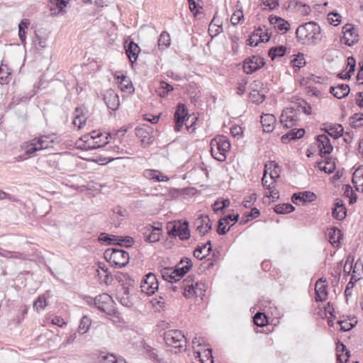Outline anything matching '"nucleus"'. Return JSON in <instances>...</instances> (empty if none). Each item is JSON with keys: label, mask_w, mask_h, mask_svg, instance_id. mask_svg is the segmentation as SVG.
<instances>
[{"label": "nucleus", "mask_w": 363, "mask_h": 363, "mask_svg": "<svg viewBox=\"0 0 363 363\" xmlns=\"http://www.w3.org/2000/svg\"><path fill=\"white\" fill-rule=\"evenodd\" d=\"M291 139L296 140L303 136L305 130L303 128L293 129L289 132Z\"/></svg>", "instance_id": "obj_60"}, {"label": "nucleus", "mask_w": 363, "mask_h": 363, "mask_svg": "<svg viewBox=\"0 0 363 363\" xmlns=\"http://www.w3.org/2000/svg\"><path fill=\"white\" fill-rule=\"evenodd\" d=\"M291 63H292L294 67H296L298 69L302 67L306 63L303 54L299 53L296 56V57H295L294 60H291Z\"/></svg>", "instance_id": "obj_54"}, {"label": "nucleus", "mask_w": 363, "mask_h": 363, "mask_svg": "<svg viewBox=\"0 0 363 363\" xmlns=\"http://www.w3.org/2000/svg\"><path fill=\"white\" fill-rule=\"evenodd\" d=\"M327 21L330 25L337 26L340 23V15L337 11H333L328 14Z\"/></svg>", "instance_id": "obj_48"}, {"label": "nucleus", "mask_w": 363, "mask_h": 363, "mask_svg": "<svg viewBox=\"0 0 363 363\" xmlns=\"http://www.w3.org/2000/svg\"><path fill=\"white\" fill-rule=\"evenodd\" d=\"M211 251V242L208 240L206 244L198 246L194 251V256L198 259H203L207 257Z\"/></svg>", "instance_id": "obj_23"}, {"label": "nucleus", "mask_w": 363, "mask_h": 363, "mask_svg": "<svg viewBox=\"0 0 363 363\" xmlns=\"http://www.w3.org/2000/svg\"><path fill=\"white\" fill-rule=\"evenodd\" d=\"M326 235L331 245L338 248L340 245V230L337 227L331 228Z\"/></svg>", "instance_id": "obj_19"}, {"label": "nucleus", "mask_w": 363, "mask_h": 363, "mask_svg": "<svg viewBox=\"0 0 363 363\" xmlns=\"http://www.w3.org/2000/svg\"><path fill=\"white\" fill-rule=\"evenodd\" d=\"M325 281H326L325 280H323L321 278V279H319L315 283V299L316 301H323L327 298L328 292H327V284H325Z\"/></svg>", "instance_id": "obj_16"}, {"label": "nucleus", "mask_w": 363, "mask_h": 363, "mask_svg": "<svg viewBox=\"0 0 363 363\" xmlns=\"http://www.w3.org/2000/svg\"><path fill=\"white\" fill-rule=\"evenodd\" d=\"M350 123L354 127H359L363 125V117L362 115L359 116L358 114H356L354 117H352L350 118Z\"/></svg>", "instance_id": "obj_63"}, {"label": "nucleus", "mask_w": 363, "mask_h": 363, "mask_svg": "<svg viewBox=\"0 0 363 363\" xmlns=\"http://www.w3.org/2000/svg\"><path fill=\"white\" fill-rule=\"evenodd\" d=\"M164 340L165 343L179 351L185 350L186 346V339L182 331L178 330H171L164 333Z\"/></svg>", "instance_id": "obj_5"}, {"label": "nucleus", "mask_w": 363, "mask_h": 363, "mask_svg": "<svg viewBox=\"0 0 363 363\" xmlns=\"http://www.w3.org/2000/svg\"><path fill=\"white\" fill-rule=\"evenodd\" d=\"M114 240H117V245L120 246H124L125 247H131L134 240L133 238L127 236V237H121V236H113Z\"/></svg>", "instance_id": "obj_47"}, {"label": "nucleus", "mask_w": 363, "mask_h": 363, "mask_svg": "<svg viewBox=\"0 0 363 363\" xmlns=\"http://www.w3.org/2000/svg\"><path fill=\"white\" fill-rule=\"evenodd\" d=\"M196 230L203 236L212 228V224L208 216L201 215L195 221Z\"/></svg>", "instance_id": "obj_12"}, {"label": "nucleus", "mask_w": 363, "mask_h": 363, "mask_svg": "<svg viewBox=\"0 0 363 363\" xmlns=\"http://www.w3.org/2000/svg\"><path fill=\"white\" fill-rule=\"evenodd\" d=\"M355 65V60L352 57L347 58V67L344 71H342V79L350 78L351 74L354 72Z\"/></svg>", "instance_id": "obj_31"}, {"label": "nucleus", "mask_w": 363, "mask_h": 363, "mask_svg": "<svg viewBox=\"0 0 363 363\" xmlns=\"http://www.w3.org/2000/svg\"><path fill=\"white\" fill-rule=\"evenodd\" d=\"M264 65V58L260 56L253 55L245 59L243 64V70L247 74H252Z\"/></svg>", "instance_id": "obj_10"}, {"label": "nucleus", "mask_w": 363, "mask_h": 363, "mask_svg": "<svg viewBox=\"0 0 363 363\" xmlns=\"http://www.w3.org/2000/svg\"><path fill=\"white\" fill-rule=\"evenodd\" d=\"M91 326V320L86 315H84L80 320L79 325L78 327V332L81 334L86 333Z\"/></svg>", "instance_id": "obj_45"}, {"label": "nucleus", "mask_w": 363, "mask_h": 363, "mask_svg": "<svg viewBox=\"0 0 363 363\" xmlns=\"http://www.w3.org/2000/svg\"><path fill=\"white\" fill-rule=\"evenodd\" d=\"M267 318L264 314L258 312L254 316V323L259 327H263L266 325Z\"/></svg>", "instance_id": "obj_53"}, {"label": "nucleus", "mask_w": 363, "mask_h": 363, "mask_svg": "<svg viewBox=\"0 0 363 363\" xmlns=\"http://www.w3.org/2000/svg\"><path fill=\"white\" fill-rule=\"evenodd\" d=\"M101 363H126V362L124 359L116 357L113 354H107L101 357Z\"/></svg>", "instance_id": "obj_49"}, {"label": "nucleus", "mask_w": 363, "mask_h": 363, "mask_svg": "<svg viewBox=\"0 0 363 363\" xmlns=\"http://www.w3.org/2000/svg\"><path fill=\"white\" fill-rule=\"evenodd\" d=\"M177 236H179L182 240H187L190 238L188 222L184 221L181 224V228L179 229Z\"/></svg>", "instance_id": "obj_39"}, {"label": "nucleus", "mask_w": 363, "mask_h": 363, "mask_svg": "<svg viewBox=\"0 0 363 363\" xmlns=\"http://www.w3.org/2000/svg\"><path fill=\"white\" fill-rule=\"evenodd\" d=\"M342 189L344 191L343 195L345 198L348 199L349 203L352 204L355 203L357 201V196L351 186L345 184Z\"/></svg>", "instance_id": "obj_35"}, {"label": "nucleus", "mask_w": 363, "mask_h": 363, "mask_svg": "<svg viewBox=\"0 0 363 363\" xmlns=\"http://www.w3.org/2000/svg\"><path fill=\"white\" fill-rule=\"evenodd\" d=\"M162 277L169 282H177L179 281L175 274H173V270L171 268H164L161 270Z\"/></svg>", "instance_id": "obj_41"}, {"label": "nucleus", "mask_w": 363, "mask_h": 363, "mask_svg": "<svg viewBox=\"0 0 363 363\" xmlns=\"http://www.w3.org/2000/svg\"><path fill=\"white\" fill-rule=\"evenodd\" d=\"M194 354L200 359L201 363H213L212 351L210 348L195 350Z\"/></svg>", "instance_id": "obj_27"}, {"label": "nucleus", "mask_w": 363, "mask_h": 363, "mask_svg": "<svg viewBox=\"0 0 363 363\" xmlns=\"http://www.w3.org/2000/svg\"><path fill=\"white\" fill-rule=\"evenodd\" d=\"M152 128L150 126H142L138 127L135 129L136 136L140 139V141L143 145H148L152 143Z\"/></svg>", "instance_id": "obj_13"}, {"label": "nucleus", "mask_w": 363, "mask_h": 363, "mask_svg": "<svg viewBox=\"0 0 363 363\" xmlns=\"http://www.w3.org/2000/svg\"><path fill=\"white\" fill-rule=\"evenodd\" d=\"M325 314L326 315L328 314L329 316H327L328 318V323L329 326H333V318H335V315H333L334 313V308L333 306L330 304V303H328V306L325 308Z\"/></svg>", "instance_id": "obj_57"}, {"label": "nucleus", "mask_w": 363, "mask_h": 363, "mask_svg": "<svg viewBox=\"0 0 363 363\" xmlns=\"http://www.w3.org/2000/svg\"><path fill=\"white\" fill-rule=\"evenodd\" d=\"M256 199V194H251L249 196H247L244 199V201H242V205L245 208H250L254 204Z\"/></svg>", "instance_id": "obj_58"}, {"label": "nucleus", "mask_w": 363, "mask_h": 363, "mask_svg": "<svg viewBox=\"0 0 363 363\" xmlns=\"http://www.w3.org/2000/svg\"><path fill=\"white\" fill-rule=\"evenodd\" d=\"M95 307L108 315H112L115 313L114 301L112 297L106 293L96 296Z\"/></svg>", "instance_id": "obj_6"}, {"label": "nucleus", "mask_w": 363, "mask_h": 363, "mask_svg": "<svg viewBox=\"0 0 363 363\" xmlns=\"http://www.w3.org/2000/svg\"><path fill=\"white\" fill-rule=\"evenodd\" d=\"M269 21L271 25H273L279 31L285 33L289 30V23L280 17L272 15L269 17Z\"/></svg>", "instance_id": "obj_20"}, {"label": "nucleus", "mask_w": 363, "mask_h": 363, "mask_svg": "<svg viewBox=\"0 0 363 363\" xmlns=\"http://www.w3.org/2000/svg\"><path fill=\"white\" fill-rule=\"evenodd\" d=\"M115 79H117V82L118 83V86L121 91H128L130 92V89H133V84L129 78L123 74H118L117 73L114 74Z\"/></svg>", "instance_id": "obj_25"}, {"label": "nucleus", "mask_w": 363, "mask_h": 363, "mask_svg": "<svg viewBox=\"0 0 363 363\" xmlns=\"http://www.w3.org/2000/svg\"><path fill=\"white\" fill-rule=\"evenodd\" d=\"M316 145L319 149L321 156H323V155L330 153L333 150V146L330 144V140L325 135H320L317 136Z\"/></svg>", "instance_id": "obj_14"}, {"label": "nucleus", "mask_w": 363, "mask_h": 363, "mask_svg": "<svg viewBox=\"0 0 363 363\" xmlns=\"http://www.w3.org/2000/svg\"><path fill=\"white\" fill-rule=\"evenodd\" d=\"M144 176L150 180L155 182H167L169 180V177L165 175H162L160 172L153 169H147L144 172Z\"/></svg>", "instance_id": "obj_28"}, {"label": "nucleus", "mask_w": 363, "mask_h": 363, "mask_svg": "<svg viewBox=\"0 0 363 363\" xmlns=\"http://www.w3.org/2000/svg\"><path fill=\"white\" fill-rule=\"evenodd\" d=\"M261 123L264 131L269 133L274 130L276 118L272 114H264L261 116Z\"/></svg>", "instance_id": "obj_22"}, {"label": "nucleus", "mask_w": 363, "mask_h": 363, "mask_svg": "<svg viewBox=\"0 0 363 363\" xmlns=\"http://www.w3.org/2000/svg\"><path fill=\"white\" fill-rule=\"evenodd\" d=\"M104 100L108 108L113 111L118 109L120 105L118 96L112 89L106 91Z\"/></svg>", "instance_id": "obj_17"}, {"label": "nucleus", "mask_w": 363, "mask_h": 363, "mask_svg": "<svg viewBox=\"0 0 363 363\" xmlns=\"http://www.w3.org/2000/svg\"><path fill=\"white\" fill-rule=\"evenodd\" d=\"M171 43L169 34L167 31H163L158 40V47L160 50H165Z\"/></svg>", "instance_id": "obj_33"}, {"label": "nucleus", "mask_w": 363, "mask_h": 363, "mask_svg": "<svg viewBox=\"0 0 363 363\" xmlns=\"http://www.w3.org/2000/svg\"><path fill=\"white\" fill-rule=\"evenodd\" d=\"M322 164L323 162H318V167L326 173H332L335 169V163L331 159L326 158L325 165L322 166Z\"/></svg>", "instance_id": "obj_38"}, {"label": "nucleus", "mask_w": 363, "mask_h": 363, "mask_svg": "<svg viewBox=\"0 0 363 363\" xmlns=\"http://www.w3.org/2000/svg\"><path fill=\"white\" fill-rule=\"evenodd\" d=\"M148 231L151 232L146 236L145 240L149 242H155L160 240V231L161 228L158 227H152L150 226L147 229Z\"/></svg>", "instance_id": "obj_32"}, {"label": "nucleus", "mask_w": 363, "mask_h": 363, "mask_svg": "<svg viewBox=\"0 0 363 363\" xmlns=\"http://www.w3.org/2000/svg\"><path fill=\"white\" fill-rule=\"evenodd\" d=\"M206 286L205 284L202 282H194L193 289L191 290V298L195 296V297H200L202 298L203 296L205 295Z\"/></svg>", "instance_id": "obj_30"}, {"label": "nucleus", "mask_w": 363, "mask_h": 363, "mask_svg": "<svg viewBox=\"0 0 363 363\" xmlns=\"http://www.w3.org/2000/svg\"><path fill=\"white\" fill-rule=\"evenodd\" d=\"M228 222H227V218H220L218 222V228L217 233L219 235H225L228 232L230 228H227Z\"/></svg>", "instance_id": "obj_51"}, {"label": "nucleus", "mask_w": 363, "mask_h": 363, "mask_svg": "<svg viewBox=\"0 0 363 363\" xmlns=\"http://www.w3.org/2000/svg\"><path fill=\"white\" fill-rule=\"evenodd\" d=\"M315 195L313 192L311 191H303V192H299L298 194H294L291 199L292 201L297 204L298 201L302 202L303 203L306 202H310L315 199Z\"/></svg>", "instance_id": "obj_21"}, {"label": "nucleus", "mask_w": 363, "mask_h": 363, "mask_svg": "<svg viewBox=\"0 0 363 363\" xmlns=\"http://www.w3.org/2000/svg\"><path fill=\"white\" fill-rule=\"evenodd\" d=\"M296 6H300L301 9L298 10V13H300L301 15L308 14L311 9L310 7L306 4H303L300 1H291L289 3V9H296Z\"/></svg>", "instance_id": "obj_43"}, {"label": "nucleus", "mask_w": 363, "mask_h": 363, "mask_svg": "<svg viewBox=\"0 0 363 363\" xmlns=\"http://www.w3.org/2000/svg\"><path fill=\"white\" fill-rule=\"evenodd\" d=\"M159 283L155 274L149 273L142 280L140 284L141 291L148 296L152 295L158 290Z\"/></svg>", "instance_id": "obj_7"}, {"label": "nucleus", "mask_w": 363, "mask_h": 363, "mask_svg": "<svg viewBox=\"0 0 363 363\" xmlns=\"http://www.w3.org/2000/svg\"><path fill=\"white\" fill-rule=\"evenodd\" d=\"M342 41L346 45L352 46L359 40V34L352 24H346L342 27Z\"/></svg>", "instance_id": "obj_8"}, {"label": "nucleus", "mask_w": 363, "mask_h": 363, "mask_svg": "<svg viewBox=\"0 0 363 363\" xmlns=\"http://www.w3.org/2000/svg\"><path fill=\"white\" fill-rule=\"evenodd\" d=\"M194 282V277L192 276H188L180 283V287L183 290V294L187 298H191V291L193 289Z\"/></svg>", "instance_id": "obj_26"}, {"label": "nucleus", "mask_w": 363, "mask_h": 363, "mask_svg": "<svg viewBox=\"0 0 363 363\" xmlns=\"http://www.w3.org/2000/svg\"><path fill=\"white\" fill-rule=\"evenodd\" d=\"M108 136H109V135H103V137L101 138H98L97 140L89 141V135H84L82 138V140H84V142L85 143L84 145V149H90V150L99 148V147H102L104 145L108 143Z\"/></svg>", "instance_id": "obj_15"}, {"label": "nucleus", "mask_w": 363, "mask_h": 363, "mask_svg": "<svg viewBox=\"0 0 363 363\" xmlns=\"http://www.w3.org/2000/svg\"><path fill=\"white\" fill-rule=\"evenodd\" d=\"M118 299L120 303L125 307H130L132 305V302L128 295H118Z\"/></svg>", "instance_id": "obj_64"}, {"label": "nucleus", "mask_w": 363, "mask_h": 363, "mask_svg": "<svg viewBox=\"0 0 363 363\" xmlns=\"http://www.w3.org/2000/svg\"><path fill=\"white\" fill-rule=\"evenodd\" d=\"M140 51V48L136 43L133 41L129 43L126 54L132 64L137 60Z\"/></svg>", "instance_id": "obj_29"}, {"label": "nucleus", "mask_w": 363, "mask_h": 363, "mask_svg": "<svg viewBox=\"0 0 363 363\" xmlns=\"http://www.w3.org/2000/svg\"><path fill=\"white\" fill-rule=\"evenodd\" d=\"M54 139L50 135H42L31 140L22 145V148L27 155H31L36 151L48 149L52 146Z\"/></svg>", "instance_id": "obj_3"}, {"label": "nucleus", "mask_w": 363, "mask_h": 363, "mask_svg": "<svg viewBox=\"0 0 363 363\" xmlns=\"http://www.w3.org/2000/svg\"><path fill=\"white\" fill-rule=\"evenodd\" d=\"M294 207L290 203L278 204L274 208V211L278 214H285L293 212Z\"/></svg>", "instance_id": "obj_42"}, {"label": "nucleus", "mask_w": 363, "mask_h": 363, "mask_svg": "<svg viewBox=\"0 0 363 363\" xmlns=\"http://www.w3.org/2000/svg\"><path fill=\"white\" fill-rule=\"evenodd\" d=\"M296 35L302 44H315L320 40V28L315 22L310 21L298 26Z\"/></svg>", "instance_id": "obj_1"}, {"label": "nucleus", "mask_w": 363, "mask_h": 363, "mask_svg": "<svg viewBox=\"0 0 363 363\" xmlns=\"http://www.w3.org/2000/svg\"><path fill=\"white\" fill-rule=\"evenodd\" d=\"M192 267L191 259L188 257H183L180 262L176 265L175 269L173 270V274H175L179 280L186 274Z\"/></svg>", "instance_id": "obj_11"}, {"label": "nucleus", "mask_w": 363, "mask_h": 363, "mask_svg": "<svg viewBox=\"0 0 363 363\" xmlns=\"http://www.w3.org/2000/svg\"><path fill=\"white\" fill-rule=\"evenodd\" d=\"M222 26L218 25V21L214 17L208 26V32L211 35H217L222 32Z\"/></svg>", "instance_id": "obj_44"}, {"label": "nucleus", "mask_w": 363, "mask_h": 363, "mask_svg": "<svg viewBox=\"0 0 363 363\" xmlns=\"http://www.w3.org/2000/svg\"><path fill=\"white\" fill-rule=\"evenodd\" d=\"M354 261V257L353 256H349L347 257V259L344 265V272L345 274L349 275L352 273V263Z\"/></svg>", "instance_id": "obj_59"}, {"label": "nucleus", "mask_w": 363, "mask_h": 363, "mask_svg": "<svg viewBox=\"0 0 363 363\" xmlns=\"http://www.w3.org/2000/svg\"><path fill=\"white\" fill-rule=\"evenodd\" d=\"M143 354L146 358L152 360V362H161V359L159 358L157 350L147 345L145 342L143 343Z\"/></svg>", "instance_id": "obj_24"}, {"label": "nucleus", "mask_w": 363, "mask_h": 363, "mask_svg": "<svg viewBox=\"0 0 363 363\" xmlns=\"http://www.w3.org/2000/svg\"><path fill=\"white\" fill-rule=\"evenodd\" d=\"M357 323V318L353 317H347L342 319V331H349L354 328Z\"/></svg>", "instance_id": "obj_37"}, {"label": "nucleus", "mask_w": 363, "mask_h": 363, "mask_svg": "<svg viewBox=\"0 0 363 363\" xmlns=\"http://www.w3.org/2000/svg\"><path fill=\"white\" fill-rule=\"evenodd\" d=\"M210 145L213 157L220 162L225 161L230 149L228 139L224 135H218L211 140Z\"/></svg>", "instance_id": "obj_2"}, {"label": "nucleus", "mask_w": 363, "mask_h": 363, "mask_svg": "<svg viewBox=\"0 0 363 363\" xmlns=\"http://www.w3.org/2000/svg\"><path fill=\"white\" fill-rule=\"evenodd\" d=\"M298 117L293 107L284 108L280 116V123L286 128H290L297 124Z\"/></svg>", "instance_id": "obj_9"}, {"label": "nucleus", "mask_w": 363, "mask_h": 363, "mask_svg": "<svg viewBox=\"0 0 363 363\" xmlns=\"http://www.w3.org/2000/svg\"><path fill=\"white\" fill-rule=\"evenodd\" d=\"M338 127H340V125L324 124L323 130L334 139H337L340 137V131L337 130Z\"/></svg>", "instance_id": "obj_34"}, {"label": "nucleus", "mask_w": 363, "mask_h": 363, "mask_svg": "<svg viewBox=\"0 0 363 363\" xmlns=\"http://www.w3.org/2000/svg\"><path fill=\"white\" fill-rule=\"evenodd\" d=\"M75 113L76 115L73 124L77 126L78 129H81L85 124L86 118L82 113V109L80 108H76Z\"/></svg>", "instance_id": "obj_36"}, {"label": "nucleus", "mask_w": 363, "mask_h": 363, "mask_svg": "<svg viewBox=\"0 0 363 363\" xmlns=\"http://www.w3.org/2000/svg\"><path fill=\"white\" fill-rule=\"evenodd\" d=\"M187 116V110L184 104H179L177 106V110L174 113V120L185 121Z\"/></svg>", "instance_id": "obj_46"}, {"label": "nucleus", "mask_w": 363, "mask_h": 363, "mask_svg": "<svg viewBox=\"0 0 363 363\" xmlns=\"http://www.w3.org/2000/svg\"><path fill=\"white\" fill-rule=\"evenodd\" d=\"M68 0H50V10L51 16H56L60 13H64V9L67 6Z\"/></svg>", "instance_id": "obj_18"}, {"label": "nucleus", "mask_w": 363, "mask_h": 363, "mask_svg": "<svg viewBox=\"0 0 363 363\" xmlns=\"http://www.w3.org/2000/svg\"><path fill=\"white\" fill-rule=\"evenodd\" d=\"M10 72H8V68L6 65H1L0 67V83L1 84L8 83V77Z\"/></svg>", "instance_id": "obj_55"}, {"label": "nucleus", "mask_w": 363, "mask_h": 363, "mask_svg": "<svg viewBox=\"0 0 363 363\" xmlns=\"http://www.w3.org/2000/svg\"><path fill=\"white\" fill-rule=\"evenodd\" d=\"M259 211L257 208H252L251 212L245 213V216L247 217V219L246 220H241L240 223L244 224L249 220L256 218L259 216Z\"/></svg>", "instance_id": "obj_61"}, {"label": "nucleus", "mask_w": 363, "mask_h": 363, "mask_svg": "<svg viewBox=\"0 0 363 363\" xmlns=\"http://www.w3.org/2000/svg\"><path fill=\"white\" fill-rule=\"evenodd\" d=\"M286 52V48L284 46L273 47L269 50V56L272 60L277 57H282Z\"/></svg>", "instance_id": "obj_40"}, {"label": "nucleus", "mask_w": 363, "mask_h": 363, "mask_svg": "<svg viewBox=\"0 0 363 363\" xmlns=\"http://www.w3.org/2000/svg\"><path fill=\"white\" fill-rule=\"evenodd\" d=\"M229 205L230 201L228 199H223L221 202L216 201L213 206V208L215 212H218L227 208Z\"/></svg>", "instance_id": "obj_56"}, {"label": "nucleus", "mask_w": 363, "mask_h": 363, "mask_svg": "<svg viewBox=\"0 0 363 363\" xmlns=\"http://www.w3.org/2000/svg\"><path fill=\"white\" fill-rule=\"evenodd\" d=\"M47 306L46 298L44 296H40L33 303V308L38 311H43Z\"/></svg>", "instance_id": "obj_50"}, {"label": "nucleus", "mask_w": 363, "mask_h": 363, "mask_svg": "<svg viewBox=\"0 0 363 363\" xmlns=\"http://www.w3.org/2000/svg\"><path fill=\"white\" fill-rule=\"evenodd\" d=\"M104 257L108 262L118 268L126 266L129 262V254L121 249H108L104 252Z\"/></svg>", "instance_id": "obj_4"}, {"label": "nucleus", "mask_w": 363, "mask_h": 363, "mask_svg": "<svg viewBox=\"0 0 363 363\" xmlns=\"http://www.w3.org/2000/svg\"><path fill=\"white\" fill-rule=\"evenodd\" d=\"M244 20V15L241 10H238L233 13L231 16L230 22L233 26L239 24Z\"/></svg>", "instance_id": "obj_52"}, {"label": "nucleus", "mask_w": 363, "mask_h": 363, "mask_svg": "<svg viewBox=\"0 0 363 363\" xmlns=\"http://www.w3.org/2000/svg\"><path fill=\"white\" fill-rule=\"evenodd\" d=\"M113 236L114 235H109L107 233H102L99 235V241L108 242L110 245L115 244L117 240H114Z\"/></svg>", "instance_id": "obj_62"}]
</instances>
